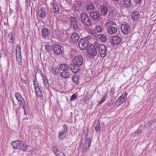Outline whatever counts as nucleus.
Listing matches in <instances>:
<instances>
[{"label": "nucleus", "mask_w": 156, "mask_h": 156, "mask_svg": "<svg viewBox=\"0 0 156 156\" xmlns=\"http://www.w3.org/2000/svg\"><path fill=\"white\" fill-rule=\"evenodd\" d=\"M49 29L47 28H44L42 31V35L44 37H47L48 36Z\"/></svg>", "instance_id": "nucleus-29"}, {"label": "nucleus", "mask_w": 156, "mask_h": 156, "mask_svg": "<svg viewBox=\"0 0 156 156\" xmlns=\"http://www.w3.org/2000/svg\"><path fill=\"white\" fill-rule=\"evenodd\" d=\"M36 94L37 97H41L42 95L41 90L38 92L37 91V92L36 93Z\"/></svg>", "instance_id": "nucleus-39"}, {"label": "nucleus", "mask_w": 156, "mask_h": 156, "mask_svg": "<svg viewBox=\"0 0 156 156\" xmlns=\"http://www.w3.org/2000/svg\"><path fill=\"white\" fill-rule=\"evenodd\" d=\"M123 2L126 8L130 7L131 4L130 0H123Z\"/></svg>", "instance_id": "nucleus-34"}, {"label": "nucleus", "mask_w": 156, "mask_h": 156, "mask_svg": "<svg viewBox=\"0 0 156 156\" xmlns=\"http://www.w3.org/2000/svg\"><path fill=\"white\" fill-rule=\"evenodd\" d=\"M45 49L47 51L50 50L51 49V46L48 44H47L45 46Z\"/></svg>", "instance_id": "nucleus-40"}, {"label": "nucleus", "mask_w": 156, "mask_h": 156, "mask_svg": "<svg viewBox=\"0 0 156 156\" xmlns=\"http://www.w3.org/2000/svg\"><path fill=\"white\" fill-rule=\"evenodd\" d=\"M58 156H66L64 154L62 153H61L60 154H59V155H58Z\"/></svg>", "instance_id": "nucleus-53"}, {"label": "nucleus", "mask_w": 156, "mask_h": 156, "mask_svg": "<svg viewBox=\"0 0 156 156\" xmlns=\"http://www.w3.org/2000/svg\"><path fill=\"white\" fill-rule=\"evenodd\" d=\"M35 89L36 92V93H37V91L38 92L41 90L39 88L38 86H37V87H35Z\"/></svg>", "instance_id": "nucleus-47"}, {"label": "nucleus", "mask_w": 156, "mask_h": 156, "mask_svg": "<svg viewBox=\"0 0 156 156\" xmlns=\"http://www.w3.org/2000/svg\"><path fill=\"white\" fill-rule=\"evenodd\" d=\"M70 21L71 23V27L75 30L78 29V26L75 19L72 17L70 18Z\"/></svg>", "instance_id": "nucleus-20"}, {"label": "nucleus", "mask_w": 156, "mask_h": 156, "mask_svg": "<svg viewBox=\"0 0 156 156\" xmlns=\"http://www.w3.org/2000/svg\"><path fill=\"white\" fill-rule=\"evenodd\" d=\"M79 76H74L73 77V81L76 84H78L79 81L81 80Z\"/></svg>", "instance_id": "nucleus-32"}, {"label": "nucleus", "mask_w": 156, "mask_h": 156, "mask_svg": "<svg viewBox=\"0 0 156 156\" xmlns=\"http://www.w3.org/2000/svg\"><path fill=\"white\" fill-rule=\"evenodd\" d=\"M15 96L20 106L26 105L25 99L23 98L22 95L19 93L16 92L15 94Z\"/></svg>", "instance_id": "nucleus-12"}, {"label": "nucleus", "mask_w": 156, "mask_h": 156, "mask_svg": "<svg viewBox=\"0 0 156 156\" xmlns=\"http://www.w3.org/2000/svg\"><path fill=\"white\" fill-rule=\"evenodd\" d=\"M121 29L122 32L125 34H128L131 31L130 26L126 23H124L122 25Z\"/></svg>", "instance_id": "nucleus-11"}, {"label": "nucleus", "mask_w": 156, "mask_h": 156, "mask_svg": "<svg viewBox=\"0 0 156 156\" xmlns=\"http://www.w3.org/2000/svg\"><path fill=\"white\" fill-rule=\"evenodd\" d=\"M121 41V38L118 36L111 37V42L112 44L116 45L119 44Z\"/></svg>", "instance_id": "nucleus-18"}, {"label": "nucleus", "mask_w": 156, "mask_h": 156, "mask_svg": "<svg viewBox=\"0 0 156 156\" xmlns=\"http://www.w3.org/2000/svg\"><path fill=\"white\" fill-rule=\"evenodd\" d=\"M80 17L82 22L85 27H89L91 25V20L89 18L87 14L86 13L82 14Z\"/></svg>", "instance_id": "nucleus-4"}, {"label": "nucleus", "mask_w": 156, "mask_h": 156, "mask_svg": "<svg viewBox=\"0 0 156 156\" xmlns=\"http://www.w3.org/2000/svg\"><path fill=\"white\" fill-rule=\"evenodd\" d=\"M5 41L11 43L14 42L13 35L12 32L9 33Z\"/></svg>", "instance_id": "nucleus-24"}, {"label": "nucleus", "mask_w": 156, "mask_h": 156, "mask_svg": "<svg viewBox=\"0 0 156 156\" xmlns=\"http://www.w3.org/2000/svg\"><path fill=\"white\" fill-rule=\"evenodd\" d=\"M142 132V131L141 129H137V130L136 131V133L137 134H141Z\"/></svg>", "instance_id": "nucleus-45"}, {"label": "nucleus", "mask_w": 156, "mask_h": 156, "mask_svg": "<svg viewBox=\"0 0 156 156\" xmlns=\"http://www.w3.org/2000/svg\"><path fill=\"white\" fill-rule=\"evenodd\" d=\"M86 38L87 39V40L88 41L89 40H90L91 39H92L93 38V37L92 36L88 35L85 38Z\"/></svg>", "instance_id": "nucleus-44"}, {"label": "nucleus", "mask_w": 156, "mask_h": 156, "mask_svg": "<svg viewBox=\"0 0 156 156\" xmlns=\"http://www.w3.org/2000/svg\"><path fill=\"white\" fill-rule=\"evenodd\" d=\"M94 44L98 49L101 57H104L106 55L107 48L104 44H100L98 41H95Z\"/></svg>", "instance_id": "nucleus-2"}, {"label": "nucleus", "mask_w": 156, "mask_h": 156, "mask_svg": "<svg viewBox=\"0 0 156 156\" xmlns=\"http://www.w3.org/2000/svg\"><path fill=\"white\" fill-rule=\"evenodd\" d=\"M93 96V94L90 95V94L87 93L84 96L83 101L84 102H86L90 99Z\"/></svg>", "instance_id": "nucleus-30"}, {"label": "nucleus", "mask_w": 156, "mask_h": 156, "mask_svg": "<svg viewBox=\"0 0 156 156\" xmlns=\"http://www.w3.org/2000/svg\"><path fill=\"white\" fill-rule=\"evenodd\" d=\"M89 14L91 18L94 20H99L101 18V15L97 11H90Z\"/></svg>", "instance_id": "nucleus-7"}, {"label": "nucleus", "mask_w": 156, "mask_h": 156, "mask_svg": "<svg viewBox=\"0 0 156 156\" xmlns=\"http://www.w3.org/2000/svg\"><path fill=\"white\" fill-rule=\"evenodd\" d=\"M20 109V108H19L18 109H16V114L17 115H20V112L19 111V110Z\"/></svg>", "instance_id": "nucleus-48"}, {"label": "nucleus", "mask_w": 156, "mask_h": 156, "mask_svg": "<svg viewBox=\"0 0 156 156\" xmlns=\"http://www.w3.org/2000/svg\"><path fill=\"white\" fill-rule=\"evenodd\" d=\"M88 41L85 38L81 39L78 42V45L80 49L81 50L86 49L88 46Z\"/></svg>", "instance_id": "nucleus-8"}, {"label": "nucleus", "mask_w": 156, "mask_h": 156, "mask_svg": "<svg viewBox=\"0 0 156 156\" xmlns=\"http://www.w3.org/2000/svg\"><path fill=\"white\" fill-rule=\"evenodd\" d=\"M69 67V68H70L71 70L73 73H77L79 72V70H80V67L76 65H75L73 63L70 64Z\"/></svg>", "instance_id": "nucleus-17"}, {"label": "nucleus", "mask_w": 156, "mask_h": 156, "mask_svg": "<svg viewBox=\"0 0 156 156\" xmlns=\"http://www.w3.org/2000/svg\"><path fill=\"white\" fill-rule=\"evenodd\" d=\"M52 73L54 74L57 75L59 73L60 71L59 69H57L56 68H52Z\"/></svg>", "instance_id": "nucleus-36"}, {"label": "nucleus", "mask_w": 156, "mask_h": 156, "mask_svg": "<svg viewBox=\"0 0 156 156\" xmlns=\"http://www.w3.org/2000/svg\"><path fill=\"white\" fill-rule=\"evenodd\" d=\"M43 81L45 86L47 89H48L49 87V85L48 82L47 80V79H43Z\"/></svg>", "instance_id": "nucleus-37"}, {"label": "nucleus", "mask_w": 156, "mask_h": 156, "mask_svg": "<svg viewBox=\"0 0 156 156\" xmlns=\"http://www.w3.org/2000/svg\"><path fill=\"white\" fill-rule=\"evenodd\" d=\"M105 25L108 33L110 34L116 33L117 31V26L114 22L109 21L106 22Z\"/></svg>", "instance_id": "nucleus-3"}, {"label": "nucleus", "mask_w": 156, "mask_h": 156, "mask_svg": "<svg viewBox=\"0 0 156 156\" xmlns=\"http://www.w3.org/2000/svg\"><path fill=\"white\" fill-rule=\"evenodd\" d=\"M60 75L62 78H69L71 76L69 72L66 71H64L61 72Z\"/></svg>", "instance_id": "nucleus-26"}, {"label": "nucleus", "mask_w": 156, "mask_h": 156, "mask_svg": "<svg viewBox=\"0 0 156 156\" xmlns=\"http://www.w3.org/2000/svg\"><path fill=\"white\" fill-rule=\"evenodd\" d=\"M21 80L23 84H24L25 85H26L27 83V81L21 78Z\"/></svg>", "instance_id": "nucleus-46"}, {"label": "nucleus", "mask_w": 156, "mask_h": 156, "mask_svg": "<svg viewBox=\"0 0 156 156\" xmlns=\"http://www.w3.org/2000/svg\"><path fill=\"white\" fill-rule=\"evenodd\" d=\"M94 125L95 126L94 128L96 132L99 133L101 132V128L99 122L98 121L97 122H95Z\"/></svg>", "instance_id": "nucleus-25"}, {"label": "nucleus", "mask_w": 156, "mask_h": 156, "mask_svg": "<svg viewBox=\"0 0 156 156\" xmlns=\"http://www.w3.org/2000/svg\"><path fill=\"white\" fill-rule=\"evenodd\" d=\"M79 39V36L77 33H73L71 36V41L73 43L77 42Z\"/></svg>", "instance_id": "nucleus-21"}, {"label": "nucleus", "mask_w": 156, "mask_h": 156, "mask_svg": "<svg viewBox=\"0 0 156 156\" xmlns=\"http://www.w3.org/2000/svg\"><path fill=\"white\" fill-rule=\"evenodd\" d=\"M67 130L68 128L66 125V124L63 125L62 126L61 129L59 132L58 137L59 139L62 140L65 138L66 136Z\"/></svg>", "instance_id": "nucleus-6"}, {"label": "nucleus", "mask_w": 156, "mask_h": 156, "mask_svg": "<svg viewBox=\"0 0 156 156\" xmlns=\"http://www.w3.org/2000/svg\"><path fill=\"white\" fill-rule=\"evenodd\" d=\"M94 32L95 33H100L102 31L101 27L99 25H97L94 28Z\"/></svg>", "instance_id": "nucleus-31"}, {"label": "nucleus", "mask_w": 156, "mask_h": 156, "mask_svg": "<svg viewBox=\"0 0 156 156\" xmlns=\"http://www.w3.org/2000/svg\"><path fill=\"white\" fill-rule=\"evenodd\" d=\"M88 32L92 35H94V33L92 29H89L88 31Z\"/></svg>", "instance_id": "nucleus-43"}, {"label": "nucleus", "mask_w": 156, "mask_h": 156, "mask_svg": "<svg viewBox=\"0 0 156 156\" xmlns=\"http://www.w3.org/2000/svg\"><path fill=\"white\" fill-rule=\"evenodd\" d=\"M26 5H30V0H26Z\"/></svg>", "instance_id": "nucleus-49"}, {"label": "nucleus", "mask_w": 156, "mask_h": 156, "mask_svg": "<svg viewBox=\"0 0 156 156\" xmlns=\"http://www.w3.org/2000/svg\"><path fill=\"white\" fill-rule=\"evenodd\" d=\"M16 60L19 63H20L22 62V56L21 47L19 45L16 46Z\"/></svg>", "instance_id": "nucleus-9"}, {"label": "nucleus", "mask_w": 156, "mask_h": 156, "mask_svg": "<svg viewBox=\"0 0 156 156\" xmlns=\"http://www.w3.org/2000/svg\"><path fill=\"white\" fill-rule=\"evenodd\" d=\"M41 76H42V77L43 79H47L46 77L44 76V74H43L42 73L41 74Z\"/></svg>", "instance_id": "nucleus-52"}, {"label": "nucleus", "mask_w": 156, "mask_h": 156, "mask_svg": "<svg viewBox=\"0 0 156 156\" xmlns=\"http://www.w3.org/2000/svg\"><path fill=\"white\" fill-rule=\"evenodd\" d=\"M107 98V97H106V96H104L103 97V98L99 102V104L100 105Z\"/></svg>", "instance_id": "nucleus-38"}, {"label": "nucleus", "mask_w": 156, "mask_h": 156, "mask_svg": "<svg viewBox=\"0 0 156 156\" xmlns=\"http://www.w3.org/2000/svg\"><path fill=\"white\" fill-rule=\"evenodd\" d=\"M97 6L98 10L101 12L102 15L105 16L107 15L108 9L103 3L101 2L100 3L98 2Z\"/></svg>", "instance_id": "nucleus-5"}, {"label": "nucleus", "mask_w": 156, "mask_h": 156, "mask_svg": "<svg viewBox=\"0 0 156 156\" xmlns=\"http://www.w3.org/2000/svg\"><path fill=\"white\" fill-rule=\"evenodd\" d=\"M136 2V4H140V3L141 2V1L142 0H135Z\"/></svg>", "instance_id": "nucleus-51"}, {"label": "nucleus", "mask_w": 156, "mask_h": 156, "mask_svg": "<svg viewBox=\"0 0 156 156\" xmlns=\"http://www.w3.org/2000/svg\"><path fill=\"white\" fill-rule=\"evenodd\" d=\"M131 16L132 19L134 20H137L139 19L140 16L139 12H133L131 15Z\"/></svg>", "instance_id": "nucleus-28"}, {"label": "nucleus", "mask_w": 156, "mask_h": 156, "mask_svg": "<svg viewBox=\"0 0 156 156\" xmlns=\"http://www.w3.org/2000/svg\"><path fill=\"white\" fill-rule=\"evenodd\" d=\"M69 68L68 64L66 63L62 64L60 65L59 66V69L63 71H67Z\"/></svg>", "instance_id": "nucleus-27"}, {"label": "nucleus", "mask_w": 156, "mask_h": 156, "mask_svg": "<svg viewBox=\"0 0 156 156\" xmlns=\"http://www.w3.org/2000/svg\"><path fill=\"white\" fill-rule=\"evenodd\" d=\"M46 14V9L45 8L41 7L38 11V15L40 18L45 17Z\"/></svg>", "instance_id": "nucleus-19"}, {"label": "nucleus", "mask_w": 156, "mask_h": 156, "mask_svg": "<svg viewBox=\"0 0 156 156\" xmlns=\"http://www.w3.org/2000/svg\"><path fill=\"white\" fill-rule=\"evenodd\" d=\"M53 149L56 156H58L59 155V154L61 153L57 147L55 146H54L53 147Z\"/></svg>", "instance_id": "nucleus-33"}, {"label": "nucleus", "mask_w": 156, "mask_h": 156, "mask_svg": "<svg viewBox=\"0 0 156 156\" xmlns=\"http://www.w3.org/2000/svg\"><path fill=\"white\" fill-rule=\"evenodd\" d=\"M73 63L80 67L81 66L83 63V58L80 55L76 56L73 60Z\"/></svg>", "instance_id": "nucleus-14"}, {"label": "nucleus", "mask_w": 156, "mask_h": 156, "mask_svg": "<svg viewBox=\"0 0 156 156\" xmlns=\"http://www.w3.org/2000/svg\"><path fill=\"white\" fill-rule=\"evenodd\" d=\"M94 9V7L92 3H90L87 4V7L86 8V10H90L91 9Z\"/></svg>", "instance_id": "nucleus-35"}, {"label": "nucleus", "mask_w": 156, "mask_h": 156, "mask_svg": "<svg viewBox=\"0 0 156 156\" xmlns=\"http://www.w3.org/2000/svg\"><path fill=\"white\" fill-rule=\"evenodd\" d=\"M76 98L77 97L76 95H75V94H73L71 96L70 101H74L76 99Z\"/></svg>", "instance_id": "nucleus-41"}, {"label": "nucleus", "mask_w": 156, "mask_h": 156, "mask_svg": "<svg viewBox=\"0 0 156 156\" xmlns=\"http://www.w3.org/2000/svg\"><path fill=\"white\" fill-rule=\"evenodd\" d=\"M51 5L53 11L55 12H58L60 11L59 4L56 2H53L51 3Z\"/></svg>", "instance_id": "nucleus-16"}, {"label": "nucleus", "mask_w": 156, "mask_h": 156, "mask_svg": "<svg viewBox=\"0 0 156 156\" xmlns=\"http://www.w3.org/2000/svg\"><path fill=\"white\" fill-rule=\"evenodd\" d=\"M26 105H22L23 107V108L24 110V113L25 115L26 116L27 115V112L26 110V108L25 107Z\"/></svg>", "instance_id": "nucleus-42"}, {"label": "nucleus", "mask_w": 156, "mask_h": 156, "mask_svg": "<svg viewBox=\"0 0 156 156\" xmlns=\"http://www.w3.org/2000/svg\"><path fill=\"white\" fill-rule=\"evenodd\" d=\"M94 45H90L88 48L87 53L91 55L94 56L97 53V51Z\"/></svg>", "instance_id": "nucleus-13"}, {"label": "nucleus", "mask_w": 156, "mask_h": 156, "mask_svg": "<svg viewBox=\"0 0 156 156\" xmlns=\"http://www.w3.org/2000/svg\"><path fill=\"white\" fill-rule=\"evenodd\" d=\"M97 40L104 42L107 40V37L105 35L102 34H98L96 37Z\"/></svg>", "instance_id": "nucleus-22"}, {"label": "nucleus", "mask_w": 156, "mask_h": 156, "mask_svg": "<svg viewBox=\"0 0 156 156\" xmlns=\"http://www.w3.org/2000/svg\"><path fill=\"white\" fill-rule=\"evenodd\" d=\"M33 82H34V86L35 88V87H37V86H36V78L34 79L33 80Z\"/></svg>", "instance_id": "nucleus-50"}, {"label": "nucleus", "mask_w": 156, "mask_h": 156, "mask_svg": "<svg viewBox=\"0 0 156 156\" xmlns=\"http://www.w3.org/2000/svg\"><path fill=\"white\" fill-rule=\"evenodd\" d=\"M91 141V140L90 139H87L83 144V149H88L90 145Z\"/></svg>", "instance_id": "nucleus-23"}, {"label": "nucleus", "mask_w": 156, "mask_h": 156, "mask_svg": "<svg viewBox=\"0 0 156 156\" xmlns=\"http://www.w3.org/2000/svg\"><path fill=\"white\" fill-rule=\"evenodd\" d=\"M53 48L54 53L58 55L61 54L63 50V47L57 44L54 45Z\"/></svg>", "instance_id": "nucleus-15"}, {"label": "nucleus", "mask_w": 156, "mask_h": 156, "mask_svg": "<svg viewBox=\"0 0 156 156\" xmlns=\"http://www.w3.org/2000/svg\"><path fill=\"white\" fill-rule=\"evenodd\" d=\"M11 144L14 148L21 149L23 151H27L29 147L27 144L22 141L19 140L13 141Z\"/></svg>", "instance_id": "nucleus-1"}, {"label": "nucleus", "mask_w": 156, "mask_h": 156, "mask_svg": "<svg viewBox=\"0 0 156 156\" xmlns=\"http://www.w3.org/2000/svg\"><path fill=\"white\" fill-rule=\"evenodd\" d=\"M128 95L127 93H125L122 94L116 101L115 104L117 106H119L122 104L125 101Z\"/></svg>", "instance_id": "nucleus-10"}]
</instances>
